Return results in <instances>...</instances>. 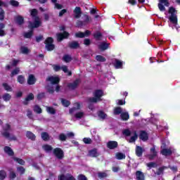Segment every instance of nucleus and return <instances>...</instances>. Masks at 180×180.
<instances>
[{
    "label": "nucleus",
    "instance_id": "nucleus-21",
    "mask_svg": "<svg viewBox=\"0 0 180 180\" xmlns=\"http://www.w3.org/2000/svg\"><path fill=\"white\" fill-rule=\"evenodd\" d=\"M42 148L46 153H50V151L53 150V147H51L50 145H44Z\"/></svg>",
    "mask_w": 180,
    "mask_h": 180
},
{
    "label": "nucleus",
    "instance_id": "nucleus-38",
    "mask_svg": "<svg viewBox=\"0 0 180 180\" xmlns=\"http://www.w3.org/2000/svg\"><path fill=\"white\" fill-rule=\"evenodd\" d=\"M15 20H16V22L18 24V25H22V23H23V18L20 17V16H17L15 18Z\"/></svg>",
    "mask_w": 180,
    "mask_h": 180
},
{
    "label": "nucleus",
    "instance_id": "nucleus-58",
    "mask_svg": "<svg viewBox=\"0 0 180 180\" xmlns=\"http://www.w3.org/2000/svg\"><path fill=\"white\" fill-rule=\"evenodd\" d=\"M147 167L149 168H155V167H157V164L154 162H150L147 164Z\"/></svg>",
    "mask_w": 180,
    "mask_h": 180
},
{
    "label": "nucleus",
    "instance_id": "nucleus-33",
    "mask_svg": "<svg viewBox=\"0 0 180 180\" xmlns=\"http://www.w3.org/2000/svg\"><path fill=\"white\" fill-rule=\"evenodd\" d=\"M60 70H62V71H63V72H65L68 75H71V72L68 71V68H67V66H65V65L61 66V69Z\"/></svg>",
    "mask_w": 180,
    "mask_h": 180
},
{
    "label": "nucleus",
    "instance_id": "nucleus-1",
    "mask_svg": "<svg viewBox=\"0 0 180 180\" xmlns=\"http://www.w3.org/2000/svg\"><path fill=\"white\" fill-rule=\"evenodd\" d=\"M37 15V10L36 9H32L31 10V16L34 18V23L30 22L28 27L30 29H35L36 27H39L40 25H41V22H40V18L39 17H36Z\"/></svg>",
    "mask_w": 180,
    "mask_h": 180
},
{
    "label": "nucleus",
    "instance_id": "nucleus-24",
    "mask_svg": "<svg viewBox=\"0 0 180 180\" xmlns=\"http://www.w3.org/2000/svg\"><path fill=\"white\" fill-rule=\"evenodd\" d=\"M115 158L117 160H124V158H126V155L123 154L122 153H117L115 155Z\"/></svg>",
    "mask_w": 180,
    "mask_h": 180
},
{
    "label": "nucleus",
    "instance_id": "nucleus-19",
    "mask_svg": "<svg viewBox=\"0 0 180 180\" xmlns=\"http://www.w3.org/2000/svg\"><path fill=\"white\" fill-rule=\"evenodd\" d=\"M136 176L138 180H144V174L141 171L136 172Z\"/></svg>",
    "mask_w": 180,
    "mask_h": 180
},
{
    "label": "nucleus",
    "instance_id": "nucleus-50",
    "mask_svg": "<svg viewBox=\"0 0 180 180\" xmlns=\"http://www.w3.org/2000/svg\"><path fill=\"white\" fill-rule=\"evenodd\" d=\"M98 117H100L101 119H105L106 118V114L105 112L100 111L98 112Z\"/></svg>",
    "mask_w": 180,
    "mask_h": 180
},
{
    "label": "nucleus",
    "instance_id": "nucleus-26",
    "mask_svg": "<svg viewBox=\"0 0 180 180\" xmlns=\"http://www.w3.org/2000/svg\"><path fill=\"white\" fill-rule=\"evenodd\" d=\"M150 153L153 155H149V160H153V158H154V157H155V155H157V152H155V147H153L150 149Z\"/></svg>",
    "mask_w": 180,
    "mask_h": 180
},
{
    "label": "nucleus",
    "instance_id": "nucleus-51",
    "mask_svg": "<svg viewBox=\"0 0 180 180\" xmlns=\"http://www.w3.org/2000/svg\"><path fill=\"white\" fill-rule=\"evenodd\" d=\"M5 12L4 11V9L0 8V20H4Z\"/></svg>",
    "mask_w": 180,
    "mask_h": 180
},
{
    "label": "nucleus",
    "instance_id": "nucleus-54",
    "mask_svg": "<svg viewBox=\"0 0 180 180\" xmlns=\"http://www.w3.org/2000/svg\"><path fill=\"white\" fill-rule=\"evenodd\" d=\"M106 176H108V173L106 172L98 173V178H106Z\"/></svg>",
    "mask_w": 180,
    "mask_h": 180
},
{
    "label": "nucleus",
    "instance_id": "nucleus-64",
    "mask_svg": "<svg viewBox=\"0 0 180 180\" xmlns=\"http://www.w3.org/2000/svg\"><path fill=\"white\" fill-rule=\"evenodd\" d=\"M125 102L123 100H117V105H124Z\"/></svg>",
    "mask_w": 180,
    "mask_h": 180
},
{
    "label": "nucleus",
    "instance_id": "nucleus-11",
    "mask_svg": "<svg viewBox=\"0 0 180 180\" xmlns=\"http://www.w3.org/2000/svg\"><path fill=\"white\" fill-rule=\"evenodd\" d=\"M36 83V77H34V75H30L27 79V84L29 85H34V84Z\"/></svg>",
    "mask_w": 180,
    "mask_h": 180
},
{
    "label": "nucleus",
    "instance_id": "nucleus-25",
    "mask_svg": "<svg viewBox=\"0 0 180 180\" xmlns=\"http://www.w3.org/2000/svg\"><path fill=\"white\" fill-rule=\"evenodd\" d=\"M4 151L6 154H8V155H13V150H12V149L11 148H9L8 146H6L4 148Z\"/></svg>",
    "mask_w": 180,
    "mask_h": 180
},
{
    "label": "nucleus",
    "instance_id": "nucleus-61",
    "mask_svg": "<svg viewBox=\"0 0 180 180\" xmlns=\"http://www.w3.org/2000/svg\"><path fill=\"white\" fill-rule=\"evenodd\" d=\"M18 172H19V174H25V168H23L22 167H18L17 169Z\"/></svg>",
    "mask_w": 180,
    "mask_h": 180
},
{
    "label": "nucleus",
    "instance_id": "nucleus-23",
    "mask_svg": "<svg viewBox=\"0 0 180 180\" xmlns=\"http://www.w3.org/2000/svg\"><path fill=\"white\" fill-rule=\"evenodd\" d=\"M89 155L90 157H98V155H99V153H98L96 149H94V150L89 151Z\"/></svg>",
    "mask_w": 180,
    "mask_h": 180
},
{
    "label": "nucleus",
    "instance_id": "nucleus-5",
    "mask_svg": "<svg viewBox=\"0 0 180 180\" xmlns=\"http://www.w3.org/2000/svg\"><path fill=\"white\" fill-rule=\"evenodd\" d=\"M164 5L165 6H169V4L168 3V0H159L158 8L160 11H165Z\"/></svg>",
    "mask_w": 180,
    "mask_h": 180
},
{
    "label": "nucleus",
    "instance_id": "nucleus-17",
    "mask_svg": "<svg viewBox=\"0 0 180 180\" xmlns=\"http://www.w3.org/2000/svg\"><path fill=\"white\" fill-rule=\"evenodd\" d=\"M140 139L141 140H143V141H146L148 139V135L147 133H146V131H142L140 134Z\"/></svg>",
    "mask_w": 180,
    "mask_h": 180
},
{
    "label": "nucleus",
    "instance_id": "nucleus-3",
    "mask_svg": "<svg viewBox=\"0 0 180 180\" xmlns=\"http://www.w3.org/2000/svg\"><path fill=\"white\" fill-rule=\"evenodd\" d=\"M175 8L174 7H170L169 8V13H170V16L169 18L171 22L173 23V25H176L178 23V18H176V14H175Z\"/></svg>",
    "mask_w": 180,
    "mask_h": 180
},
{
    "label": "nucleus",
    "instance_id": "nucleus-16",
    "mask_svg": "<svg viewBox=\"0 0 180 180\" xmlns=\"http://www.w3.org/2000/svg\"><path fill=\"white\" fill-rule=\"evenodd\" d=\"M75 18H81V8L76 7L74 10Z\"/></svg>",
    "mask_w": 180,
    "mask_h": 180
},
{
    "label": "nucleus",
    "instance_id": "nucleus-13",
    "mask_svg": "<svg viewBox=\"0 0 180 180\" xmlns=\"http://www.w3.org/2000/svg\"><path fill=\"white\" fill-rule=\"evenodd\" d=\"M107 146L110 150H113V148H116V147H117V143L115 141H111L107 143Z\"/></svg>",
    "mask_w": 180,
    "mask_h": 180
},
{
    "label": "nucleus",
    "instance_id": "nucleus-34",
    "mask_svg": "<svg viewBox=\"0 0 180 180\" xmlns=\"http://www.w3.org/2000/svg\"><path fill=\"white\" fill-rule=\"evenodd\" d=\"M63 61H65V63H70V61H71L72 58L71 56L69 55H65L63 58Z\"/></svg>",
    "mask_w": 180,
    "mask_h": 180
},
{
    "label": "nucleus",
    "instance_id": "nucleus-8",
    "mask_svg": "<svg viewBox=\"0 0 180 180\" xmlns=\"http://www.w3.org/2000/svg\"><path fill=\"white\" fill-rule=\"evenodd\" d=\"M70 36V34L67 32H64L63 33H59L57 34L58 41H61L63 39H67Z\"/></svg>",
    "mask_w": 180,
    "mask_h": 180
},
{
    "label": "nucleus",
    "instance_id": "nucleus-42",
    "mask_svg": "<svg viewBox=\"0 0 180 180\" xmlns=\"http://www.w3.org/2000/svg\"><path fill=\"white\" fill-rule=\"evenodd\" d=\"M18 82H19V84H25V77L22 75L18 76Z\"/></svg>",
    "mask_w": 180,
    "mask_h": 180
},
{
    "label": "nucleus",
    "instance_id": "nucleus-57",
    "mask_svg": "<svg viewBox=\"0 0 180 180\" xmlns=\"http://www.w3.org/2000/svg\"><path fill=\"white\" fill-rule=\"evenodd\" d=\"M19 71H20L19 70V68H16L15 70H14L12 72H11V77H13V75H18V74H19Z\"/></svg>",
    "mask_w": 180,
    "mask_h": 180
},
{
    "label": "nucleus",
    "instance_id": "nucleus-37",
    "mask_svg": "<svg viewBox=\"0 0 180 180\" xmlns=\"http://www.w3.org/2000/svg\"><path fill=\"white\" fill-rule=\"evenodd\" d=\"M4 27H5V25L0 23V36H5V31H4Z\"/></svg>",
    "mask_w": 180,
    "mask_h": 180
},
{
    "label": "nucleus",
    "instance_id": "nucleus-59",
    "mask_svg": "<svg viewBox=\"0 0 180 180\" xmlns=\"http://www.w3.org/2000/svg\"><path fill=\"white\" fill-rule=\"evenodd\" d=\"M32 34H33V32L30 31V32L25 34V37H26L27 39H29V38L32 37Z\"/></svg>",
    "mask_w": 180,
    "mask_h": 180
},
{
    "label": "nucleus",
    "instance_id": "nucleus-27",
    "mask_svg": "<svg viewBox=\"0 0 180 180\" xmlns=\"http://www.w3.org/2000/svg\"><path fill=\"white\" fill-rule=\"evenodd\" d=\"M172 153V151L169 149H162L161 150V154H162V155H171Z\"/></svg>",
    "mask_w": 180,
    "mask_h": 180
},
{
    "label": "nucleus",
    "instance_id": "nucleus-53",
    "mask_svg": "<svg viewBox=\"0 0 180 180\" xmlns=\"http://www.w3.org/2000/svg\"><path fill=\"white\" fill-rule=\"evenodd\" d=\"M34 110L37 113H41V108L40 107H39V105H35L34 108Z\"/></svg>",
    "mask_w": 180,
    "mask_h": 180
},
{
    "label": "nucleus",
    "instance_id": "nucleus-46",
    "mask_svg": "<svg viewBox=\"0 0 180 180\" xmlns=\"http://www.w3.org/2000/svg\"><path fill=\"white\" fill-rule=\"evenodd\" d=\"M59 140H60V141H65V140H67V136L64 134H60L59 135Z\"/></svg>",
    "mask_w": 180,
    "mask_h": 180
},
{
    "label": "nucleus",
    "instance_id": "nucleus-28",
    "mask_svg": "<svg viewBox=\"0 0 180 180\" xmlns=\"http://www.w3.org/2000/svg\"><path fill=\"white\" fill-rule=\"evenodd\" d=\"M30 52V50H29V49H27V47L26 46H22L20 48V53H22V54H28V53Z\"/></svg>",
    "mask_w": 180,
    "mask_h": 180
},
{
    "label": "nucleus",
    "instance_id": "nucleus-60",
    "mask_svg": "<svg viewBox=\"0 0 180 180\" xmlns=\"http://www.w3.org/2000/svg\"><path fill=\"white\" fill-rule=\"evenodd\" d=\"M122 133L124 136H130L131 134V132L129 129H124Z\"/></svg>",
    "mask_w": 180,
    "mask_h": 180
},
{
    "label": "nucleus",
    "instance_id": "nucleus-43",
    "mask_svg": "<svg viewBox=\"0 0 180 180\" xmlns=\"http://www.w3.org/2000/svg\"><path fill=\"white\" fill-rule=\"evenodd\" d=\"M121 112H122V108L117 107L114 110V115H120Z\"/></svg>",
    "mask_w": 180,
    "mask_h": 180
},
{
    "label": "nucleus",
    "instance_id": "nucleus-62",
    "mask_svg": "<svg viewBox=\"0 0 180 180\" xmlns=\"http://www.w3.org/2000/svg\"><path fill=\"white\" fill-rule=\"evenodd\" d=\"M11 5L13 6H18V5H19V2L12 0L11 1Z\"/></svg>",
    "mask_w": 180,
    "mask_h": 180
},
{
    "label": "nucleus",
    "instance_id": "nucleus-12",
    "mask_svg": "<svg viewBox=\"0 0 180 180\" xmlns=\"http://www.w3.org/2000/svg\"><path fill=\"white\" fill-rule=\"evenodd\" d=\"M89 34H91V32L87 30L85 32H77L75 34L76 37H86L87 36H89Z\"/></svg>",
    "mask_w": 180,
    "mask_h": 180
},
{
    "label": "nucleus",
    "instance_id": "nucleus-63",
    "mask_svg": "<svg viewBox=\"0 0 180 180\" xmlns=\"http://www.w3.org/2000/svg\"><path fill=\"white\" fill-rule=\"evenodd\" d=\"M78 180H87L86 178L85 177V176L82 175V174H79L78 176Z\"/></svg>",
    "mask_w": 180,
    "mask_h": 180
},
{
    "label": "nucleus",
    "instance_id": "nucleus-39",
    "mask_svg": "<svg viewBox=\"0 0 180 180\" xmlns=\"http://www.w3.org/2000/svg\"><path fill=\"white\" fill-rule=\"evenodd\" d=\"M136 140H137V134H136V132H134V136L131 137V139H129V143H134V141H136Z\"/></svg>",
    "mask_w": 180,
    "mask_h": 180
},
{
    "label": "nucleus",
    "instance_id": "nucleus-30",
    "mask_svg": "<svg viewBox=\"0 0 180 180\" xmlns=\"http://www.w3.org/2000/svg\"><path fill=\"white\" fill-rule=\"evenodd\" d=\"M129 112H122L121 113V119L122 120H129Z\"/></svg>",
    "mask_w": 180,
    "mask_h": 180
},
{
    "label": "nucleus",
    "instance_id": "nucleus-40",
    "mask_svg": "<svg viewBox=\"0 0 180 180\" xmlns=\"http://www.w3.org/2000/svg\"><path fill=\"white\" fill-rule=\"evenodd\" d=\"M96 60L97 61H101V63L106 61V59H105V58H103V56H96Z\"/></svg>",
    "mask_w": 180,
    "mask_h": 180
},
{
    "label": "nucleus",
    "instance_id": "nucleus-7",
    "mask_svg": "<svg viewBox=\"0 0 180 180\" xmlns=\"http://www.w3.org/2000/svg\"><path fill=\"white\" fill-rule=\"evenodd\" d=\"M46 81H49L51 84H58L60 82V77L57 76H51L48 77Z\"/></svg>",
    "mask_w": 180,
    "mask_h": 180
},
{
    "label": "nucleus",
    "instance_id": "nucleus-31",
    "mask_svg": "<svg viewBox=\"0 0 180 180\" xmlns=\"http://www.w3.org/2000/svg\"><path fill=\"white\" fill-rule=\"evenodd\" d=\"M26 136L27 137V139H30V140H34V139H36V136H34L33 133L30 131L27 132Z\"/></svg>",
    "mask_w": 180,
    "mask_h": 180
},
{
    "label": "nucleus",
    "instance_id": "nucleus-29",
    "mask_svg": "<svg viewBox=\"0 0 180 180\" xmlns=\"http://www.w3.org/2000/svg\"><path fill=\"white\" fill-rule=\"evenodd\" d=\"M41 136L44 141H47V140L50 139V136H49V134H47V132H43Z\"/></svg>",
    "mask_w": 180,
    "mask_h": 180
},
{
    "label": "nucleus",
    "instance_id": "nucleus-14",
    "mask_svg": "<svg viewBox=\"0 0 180 180\" xmlns=\"http://www.w3.org/2000/svg\"><path fill=\"white\" fill-rule=\"evenodd\" d=\"M78 109H81V104L79 103H75L74 108L70 110V115H74V113H75V110Z\"/></svg>",
    "mask_w": 180,
    "mask_h": 180
},
{
    "label": "nucleus",
    "instance_id": "nucleus-20",
    "mask_svg": "<svg viewBox=\"0 0 180 180\" xmlns=\"http://www.w3.org/2000/svg\"><path fill=\"white\" fill-rule=\"evenodd\" d=\"M78 84H79V79H77L76 81L74 82L73 84H69L70 89H75V88L78 86Z\"/></svg>",
    "mask_w": 180,
    "mask_h": 180
},
{
    "label": "nucleus",
    "instance_id": "nucleus-9",
    "mask_svg": "<svg viewBox=\"0 0 180 180\" xmlns=\"http://www.w3.org/2000/svg\"><path fill=\"white\" fill-rule=\"evenodd\" d=\"M9 129H11L9 124H6L2 131L3 136H4V137H6L7 139H9Z\"/></svg>",
    "mask_w": 180,
    "mask_h": 180
},
{
    "label": "nucleus",
    "instance_id": "nucleus-36",
    "mask_svg": "<svg viewBox=\"0 0 180 180\" xmlns=\"http://www.w3.org/2000/svg\"><path fill=\"white\" fill-rule=\"evenodd\" d=\"M6 178V172L4 170L0 171V180H4Z\"/></svg>",
    "mask_w": 180,
    "mask_h": 180
},
{
    "label": "nucleus",
    "instance_id": "nucleus-49",
    "mask_svg": "<svg viewBox=\"0 0 180 180\" xmlns=\"http://www.w3.org/2000/svg\"><path fill=\"white\" fill-rule=\"evenodd\" d=\"M83 141L85 144H91V143H92V139H91V138H84Z\"/></svg>",
    "mask_w": 180,
    "mask_h": 180
},
{
    "label": "nucleus",
    "instance_id": "nucleus-45",
    "mask_svg": "<svg viewBox=\"0 0 180 180\" xmlns=\"http://www.w3.org/2000/svg\"><path fill=\"white\" fill-rule=\"evenodd\" d=\"M34 98V96L33 94H30L27 98H25L26 102H29V101H32Z\"/></svg>",
    "mask_w": 180,
    "mask_h": 180
},
{
    "label": "nucleus",
    "instance_id": "nucleus-4",
    "mask_svg": "<svg viewBox=\"0 0 180 180\" xmlns=\"http://www.w3.org/2000/svg\"><path fill=\"white\" fill-rule=\"evenodd\" d=\"M46 44V49L48 50V51H51L52 50H54V44H53V38L49 37L45 41Z\"/></svg>",
    "mask_w": 180,
    "mask_h": 180
},
{
    "label": "nucleus",
    "instance_id": "nucleus-55",
    "mask_svg": "<svg viewBox=\"0 0 180 180\" xmlns=\"http://www.w3.org/2000/svg\"><path fill=\"white\" fill-rule=\"evenodd\" d=\"M62 104L63 106H70V101L65 100V99H62Z\"/></svg>",
    "mask_w": 180,
    "mask_h": 180
},
{
    "label": "nucleus",
    "instance_id": "nucleus-6",
    "mask_svg": "<svg viewBox=\"0 0 180 180\" xmlns=\"http://www.w3.org/2000/svg\"><path fill=\"white\" fill-rule=\"evenodd\" d=\"M53 153L59 160H61V158L64 157V153L60 148H55L53 150Z\"/></svg>",
    "mask_w": 180,
    "mask_h": 180
},
{
    "label": "nucleus",
    "instance_id": "nucleus-47",
    "mask_svg": "<svg viewBox=\"0 0 180 180\" xmlns=\"http://www.w3.org/2000/svg\"><path fill=\"white\" fill-rule=\"evenodd\" d=\"M11 95H9L8 94L3 96V99L6 102L8 101H11Z\"/></svg>",
    "mask_w": 180,
    "mask_h": 180
},
{
    "label": "nucleus",
    "instance_id": "nucleus-32",
    "mask_svg": "<svg viewBox=\"0 0 180 180\" xmlns=\"http://www.w3.org/2000/svg\"><path fill=\"white\" fill-rule=\"evenodd\" d=\"M13 160L14 161H15V162H18V164H20V165H25V160H23L22 159L13 158Z\"/></svg>",
    "mask_w": 180,
    "mask_h": 180
},
{
    "label": "nucleus",
    "instance_id": "nucleus-56",
    "mask_svg": "<svg viewBox=\"0 0 180 180\" xmlns=\"http://www.w3.org/2000/svg\"><path fill=\"white\" fill-rule=\"evenodd\" d=\"M94 37L95 39H96L97 40H99V39H101V37H102V34H101V32H96L94 34Z\"/></svg>",
    "mask_w": 180,
    "mask_h": 180
},
{
    "label": "nucleus",
    "instance_id": "nucleus-15",
    "mask_svg": "<svg viewBox=\"0 0 180 180\" xmlns=\"http://www.w3.org/2000/svg\"><path fill=\"white\" fill-rule=\"evenodd\" d=\"M114 66L117 69L123 68V62L119 60H115L114 63Z\"/></svg>",
    "mask_w": 180,
    "mask_h": 180
},
{
    "label": "nucleus",
    "instance_id": "nucleus-2",
    "mask_svg": "<svg viewBox=\"0 0 180 180\" xmlns=\"http://www.w3.org/2000/svg\"><path fill=\"white\" fill-rule=\"evenodd\" d=\"M94 95V97L89 98V100L90 103H96V102H99V101H101V98L103 96V91H102V90H96Z\"/></svg>",
    "mask_w": 180,
    "mask_h": 180
},
{
    "label": "nucleus",
    "instance_id": "nucleus-22",
    "mask_svg": "<svg viewBox=\"0 0 180 180\" xmlns=\"http://www.w3.org/2000/svg\"><path fill=\"white\" fill-rule=\"evenodd\" d=\"M108 47H109V44H105V43H101L98 46V49L102 51L107 50V49H108Z\"/></svg>",
    "mask_w": 180,
    "mask_h": 180
},
{
    "label": "nucleus",
    "instance_id": "nucleus-10",
    "mask_svg": "<svg viewBox=\"0 0 180 180\" xmlns=\"http://www.w3.org/2000/svg\"><path fill=\"white\" fill-rule=\"evenodd\" d=\"M58 180H75V179L71 174H67L59 176Z\"/></svg>",
    "mask_w": 180,
    "mask_h": 180
},
{
    "label": "nucleus",
    "instance_id": "nucleus-48",
    "mask_svg": "<svg viewBox=\"0 0 180 180\" xmlns=\"http://www.w3.org/2000/svg\"><path fill=\"white\" fill-rule=\"evenodd\" d=\"M3 86H4V89H6V91H12V87H11L6 83L3 84Z\"/></svg>",
    "mask_w": 180,
    "mask_h": 180
},
{
    "label": "nucleus",
    "instance_id": "nucleus-18",
    "mask_svg": "<svg viewBox=\"0 0 180 180\" xmlns=\"http://www.w3.org/2000/svg\"><path fill=\"white\" fill-rule=\"evenodd\" d=\"M143 151H144L143 150V148H141V146H136V154L138 157H141V155H143Z\"/></svg>",
    "mask_w": 180,
    "mask_h": 180
},
{
    "label": "nucleus",
    "instance_id": "nucleus-35",
    "mask_svg": "<svg viewBox=\"0 0 180 180\" xmlns=\"http://www.w3.org/2000/svg\"><path fill=\"white\" fill-rule=\"evenodd\" d=\"M46 112L51 113V115H54V113H56V110H54L53 107H46Z\"/></svg>",
    "mask_w": 180,
    "mask_h": 180
},
{
    "label": "nucleus",
    "instance_id": "nucleus-41",
    "mask_svg": "<svg viewBox=\"0 0 180 180\" xmlns=\"http://www.w3.org/2000/svg\"><path fill=\"white\" fill-rule=\"evenodd\" d=\"M83 116H84V112H78L75 115V117H76V119H81L82 118Z\"/></svg>",
    "mask_w": 180,
    "mask_h": 180
},
{
    "label": "nucleus",
    "instance_id": "nucleus-52",
    "mask_svg": "<svg viewBox=\"0 0 180 180\" xmlns=\"http://www.w3.org/2000/svg\"><path fill=\"white\" fill-rule=\"evenodd\" d=\"M53 68L54 71H56V72L61 70V66H60V65H53Z\"/></svg>",
    "mask_w": 180,
    "mask_h": 180
},
{
    "label": "nucleus",
    "instance_id": "nucleus-44",
    "mask_svg": "<svg viewBox=\"0 0 180 180\" xmlns=\"http://www.w3.org/2000/svg\"><path fill=\"white\" fill-rule=\"evenodd\" d=\"M79 46L78 42L77 41H73L70 44L71 49H77Z\"/></svg>",
    "mask_w": 180,
    "mask_h": 180
}]
</instances>
